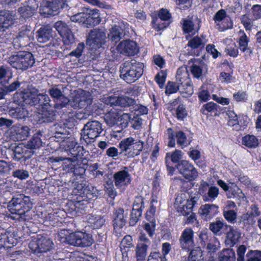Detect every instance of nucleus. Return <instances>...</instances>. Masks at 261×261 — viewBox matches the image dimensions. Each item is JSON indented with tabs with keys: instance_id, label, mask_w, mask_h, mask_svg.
I'll return each mask as SVG.
<instances>
[{
	"instance_id": "c03bdc74",
	"label": "nucleus",
	"mask_w": 261,
	"mask_h": 261,
	"mask_svg": "<svg viewBox=\"0 0 261 261\" xmlns=\"http://www.w3.org/2000/svg\"><path fill=\"white\" fill-rule=\"evenodd\" d=\"M243 145L250 148H254L258 145V140L254 135H247L242 139Z\"/></svg>"
},
{
	"instance_id": "423d86ee",
	"label": "nucleus",
	"mask_w": 261,
	"mask_h": 261,
	"mask_svg": "<svg viewBox=\"0 0 261 261\" xmlns=\"http://www.w3.org/2000/svg\"><path fill=\"white\" fill-rule=\"evenodd\" d=\"M102 131V124L99 121H89L82 130V137L87 144H89L93 142Z\"/></svg>"
},
{
	"instance_id": "0e129e2a",
	"label": "nucleus",
	"mask_w": 261,
	"mask_h": 261,
	"mask_svg": "<svg viewBox=\"0 0 261 261\" xmlns=\"http://www.w3.org/2000/svg\"><path fill=\"white\" fill-rule=\"evenodd\" d=\"M199 239L201 241V243L203 246L209 243L211 240H215V237L213 236L211 233L207 231H202L199 235Z\"/></svg>"
},
{
	"instance_id": "a878e982",
	"label": "nucleus",
	"mask_w": 261,
	"mask_h": 261,
	"mask_svg": "<svg viewBox=\"0 0 261 261\" xmlns=\"http://www.w3.org/2000/svg\"><path fill=\"white\" fill-rule=\"evenodd\" d=\"M227 229L228 230L226 233V242L227 245L232 247L239 242L241 232L239 228L230 225H228Z\"/></svg>"
},
{
	"instance_id": "6ab92c4d",
	"label": "nucleus",
	"mask_w": 261,
	"mask_h": 261,
	"mask_svg": "<svg viewBox=\"0 0 261 261\" xmlns=\"http://www.w3.org/2000/svg\"><path fill=\"white\" fill-rule=\"evenodd\" d=\"M117 48L121 54L128 56H134L139 52V47L136 42L130 40L121 41Z\"/></svg>"
},
{
	"instance_id": "1a4fd4ad",
	"label": "nucleus",
	"mask_w": 261,
	"mask_h": 261,
	"mask_svg": "<svg viewBox=\"0 0 261 261\" xmlns=\"http://www.w3.org/2000/svg\"><path fill=\"white\" fill-rule=\"evenodd\" d=\"M65 241L69 244L80 247L90 246L93 242L91 236L82 231L71 233L65 238Z\"/></svg>"
},
{
	"instance_id": "393cba45",
	"label": "nucleus",
	"mask_w": 261,
	"mask_h": 261,
	"mask_svg": "<svg viewBox=\"0 0 261 261\" xmlns=\"http://www.w3.org/2000/svg\"><path fill=\"white\" fill-rule=\"evenodd\" d=\"M115 185L117 188L127 186L130 183V175L127 170H123L118 171L114 174Z\"/></svg>"
},
{
	"instance_id": "680f3d73",
	"label": "nucleus",
	"mask_w": 261,
	"mask_h": 261,
	"mask_svg": "<svg viewBox=\"0 0 261 261\" xmlns=\"http://www.w3.org/2000/svg\"><path fill=\"white\" fill-rule=\"evenodd\" d=\"M241 221L246 226H252L255 223V218L247 212L241 216Z\"/></svg>"
},
{
	"instance_id": "58836bf2",
	"label": "nucleus",
	"mask_w": 261,
	"mask_h": 261,
	"mask_svg": "<svg viewBox=\"0 0 261 261\" xmlns=\"http://www.w3.org/2000/svg\"><path fill=\"white\" fill-rule=\"evenodd\" d=\"M205 43L206 39L204 37L196 36L189 40L188 44L192 49L201 50L204 49Z\"/></svg>"
},
{
	"instance_id": "4be33fe9",
	"label": "nucleus",
	"mask_w": 261,
	"mask_h": 261,
	"mask_svg": "<svg viewBox=\"0 0 261 261\" xmlns=\"http://www.w3.org/2000/svg\"><path fill=\"white\" fill-rule=\"evenodd\" d=\"M194 232L191 228H186L182 231L180 236L179 241L182 249L190 251L193 248Z\"/></svg>"
},
{
	"instance_id": "412c9836",
	"label": "nucleus",
	"mask_w": 261,
	"mask_h": 261,
	"mask_svg": "<svg viewBox=\"0 0 261 261\" xmlns=\"http://www.w3.org/2000/svg\"><path fill=\"white\" fill-rule=\"evenodd\" d=\"M38 0H28L21 4V6L18 9L21 17L27 18L32 16L36 8L38 7Z\"/></svg>"
},
{
	"instance_id": "5701e85b",
	"label": "nucleus",
	"mask_w": 261,
	"mask_h": 261,
	"mask_svg": "<svg viewBox=\"0 0 261 261\" xmlns=\"http://www.w3.org/2000/svg\"><path fill=\"white\" fill-rule=\"evenodd\" d=\"M107 103L110 104L111 106H119L122 108L132 106L135 104L136 100L126 96L119 97L109 96L106 100Z\"/></svg>"
},
{
	"instance_id": "338daca9",
	"label": "nucleus",
	"mask_w": 261,
	"mask_h": 261,
	"mask_svg": "<svg viewBox=\"0 0 261 261\" xmlns=\"http://www.w3.org/2000/svg\"><path fill=\"white\" fill-rule=\"evenodd\" d=\"M118 115L116 113L110 112L105 116V120L106 123L110 126H112L117 122Z\"/></svg>"
},
{
	"instance_id": "c756f323",
	"label": "nucleus",
	"mask_w": 261,
	"mask_h": 261,
	"mask_svg": "<svg viewBox=\"0 0 261 261\" xmlns=\"http://www.w3.org/2000/svg\"><path fill=\"white\" fill-rule=\"evenodd\" d=\"M37 33V39L40 43L46 42L53 38V31L49 27L40 28Z\"/></svg>"
},
{
	"instance_id": "bb28decb",
	"label": "nucleus",
	"mask_w": 261,
	"mask_h": 261,
	"mask_svg": "<svg viewBox=\"0 0 261 261\" xmlns=\"http://www.w3.org/2000/svg\"><path fill=\"white\" fill-rule=\"evenodd\" d=\"M38 119L39 123H50L56 120L57 115L55 111L51 108L42 109L40 111Z\"/></svg>"
},
{
	"instance_id": "0eeeda50",
	"label": "nucleus",
	"mask_w": 261,
	"mask_h": 261,
	"mask_svg": "<svg viewBox=\"0 0 261 261\" xmlns=\"http://www.w3.org/2000/svg\"><path fill=\"white\" fill-rule=\"evenodd\" d=\"M186 196L185 193L178 194L175 199L174 206L177 210L178 213L182 215H188L193 211L194 205L197 203L199 199V196L191 197L190 199H188L186 204H182L185 201Z\"/></svg>"
},
{
	"instance_id": "473e14b6",
	"label": "nucleus",
	"mask_w": 261,
	"mask_h": 261,
	"mask_svg": "<svg viewBox=\"0 0 261 261\" xmlns=\"http://www.w3.org/2000/svg\"><path fill=\"white\" fill-rule=\"evenodd\" d=\"M228 198H236L244 200L246 197L240 188L236 185H231L226 192Z\"/></svg>"
},
{
	"instance_id": "4c0bfd02",
	"label": "nucleus",
	"mask_w": 261,
	"mask_h": 261,
	"mask_svg": "<svg viewBox=\"0 0 261 261\" xmlns=\"http://www.w3.org/2000/svg\"><path fill=\"white\" fill-rule=\"evenodd\" d=\"M152 24L153 28L157 31L163 29V23H161L163 20V8L160 10L159 13L155 12L152 15Z\"/></svg>"
},
{
	"instance_id": "aec40b11",
	"label": "nucleus",
	"mask_w": 261,
	"mask_h": 261,
	"mask_svg": "<svg viewBox=\"0 0 261 261\" xmlns=\"http://www.w3.org/2000/svg\"><path fill=\"white\" fill-rule=\"evenodd\" d=\"M16 39L19 42L20 46H26L34 40L33 31L30 26H22L20 29Z\"/></svg>"
},
{
	"instance_id": "dca6fc26",
	"label": "nucleus",
	"mask_w": 261,
	"mask_h": 261,
	"mask_svg": "<svg viewBox=\"0 0 261 261\" xmlns=\"http://www.w3.org/2000/svg\"><path fill=\"white\" fill-rule=\"evenodd\" d=\"M38 92L39 90L35 88H29L19 93L17 92L16 95L18 98L17 101L21 104L34 106Z\"/></svg>"
},
{
	"instance_id": "2f4dec72",
	"label": "nucleus",
	"mask_w": 261,
	"mask_h": 261,
	"mask_svg": "<svg viewBox=\"0 0 261 261\" xmlns=\"http://www.w3.org/2000/svg\"><path fill=\"white\" fill-rule=\"evenodd\" d=\"M249 39L246 35L244 33L239 39V47L240 50L245 53V58L247 59L251 56L252 54V49L251 47H248Z\"/></svg>"
},
{
	"instance_id": "a211bd4d",
	"label": "nucleus",
	"mask_w": 261,
	"mask_h": 261,
	"mask_svg": "<svg viewBox=\"0 0 261 261\" xmlns=\"http://www.w3.org/2000/svg\"><path fill=\"white\" fill-rule=\"evenodd\" d=\"M17 20L16 12L13 11H0V32H4L14 24Z\"/></svg>"
},
{
	"instance_id": "c9c22d12",
	"label": "nucleus",
	"mask_w": 261,
	"mask_h": 261,
	"mask_svg": "<svg viewBox=\"0 0 261 261\" xmlns=\"http://www.w3.org/2000/svg\"><path fill=\"white\" fill-rule=\"evenodd\" d=\"M8 114L11 117L17 119H23L28 116L29 113L23 107H16L10 109Z\"/></svg>"
},
{
	"instance_id": "052dcab7",
	"label": "nucleus",
	"mask_w": 261,
	"mask_h": 261,
	"mask_svg": "<svg viewBox=\"0 0 261 261\" xmlns=\"http://www.w3.org/2000/svg\"><path fill=\"white\" fill-rule=\"evenodd\" d=\"M175 117L179 121H182L188 115L185 106L182 104L176 108L175 111Z\"/></svg>"
},
{
	"instance_id": "2eb2a0df",
	"label": "nucleus",
	"mask_w": 261,
	"mask_h": 261,
	"mask_svg": "<svg viewBox=\"0 0 261 261\" xmlns=\"http://www.w3.org/2000/svg\"><path fill=\"white\" fill-rule=\"evenodd\" d=\"M30 133V129L28 126L20 124L13 125L8 130L10 138L14 141L25 140Z\"/></svg>"
},
{
	"instance_id": "37998d69",
	"label": "nucleus",
	"mask_w": 261,
	"mask_h": 261,
	"mask_svg": "<svg viewBox=\"0 0 261 261\" xmlns=\"http://www.w3.org/2000/svg\"><path fill=\"white\" fill-rule=\"evenodd\" d=\"M64 89L62 85H54L48 89V93L52 98L57 100L64 94Z\"/></svg>"
},
{
	"instance_id": "6e6d98bb",
	"label": "nucleus",
	"mask_w": 261,
	"mask_h": 261,
	"mask_svg": "<svg viewBox=\"0 0 261 261\" xmlns=\"http://www.w3.org/2000/svg\"><path fill=\"white\" fill-rule=\"evenodd\" d=\"M51 131L55 134V137L56 138L59 137L58 135H65L66 133L64 124L62 123L54 124L51 128Z\"/></svg>"
},
{
	"instance_id": "603ef678",
	"label": "nucleus",
	"mask_w": 261,
	"mask_h": 261,
	"mask_svg": "<svg viewBox=\"0 0 261 261\" xmlns=\"http://www.w3.org/2000/svg\"><path fill=\"white\" fill-rule=\"evenodd\" d=\"M227 115L228 117V125L233 127L234 129H239L237 125L239 116L233 111H228Z\"/></svg>"
},
{
	"instance_id": "79ce46f5",
	"label": "nucleus",
	"mask_w": 261,
	"mask_h": 261,
	"mask_svg": "<svg viewBox=\"0 0 261 261\" xmlns=\"http://www.w3.org/2000/svg\"><path fill=\"white\" fill-rule=\"evenodd\" d=\"M42 133L38 132L34 135L32 138L28 142L27 146L28 148L35 149L39 148L42 145V141L41 139Z\"/></svg>"
},
{
	"instance_id": "de8ad7c7",
	"label": "nucleus",
	"mask_w": 261,
	"mask_h": 261,
	"mask_svg": "<svg viewBox=\"0 0 261 261\" xmlns=\"http://www.w3.org/2000/svg\"><path fill=\"white\" fill-rule=\"evenodd\" d=\"M84 149L81 146H75L69 150V153L71 154L72 158H68V160H71L72 162H74L79 159H81L83 154Z\"/></svg>"
},
{
	"instance_id": "13d9d810",
	"label": "nucleus",
	"mask_w": 261,
	"mask_h": 261,
	"mask_svg": "<svg viewBox=\"0 0 261 261\" xmlns=\"http://www.w3.org/2000/svg\"><path fill=\"white\" fill-rule=\"evenodd\" d=\"M248 95L246 91L239 90L233 94V98L237 102H246L248 100Z\"/></svg>"
},
{
	"instance_id": "39448f33",
	"label": "nucleus",
	"mask_w": 261,
	"mask_h": 261,
	"mask_svg": "<svg viewBox=\"0 0 261 261\" xmlns=\"http://www.w3.org/2000/svg\"><path fill=\"white\" fill-rule=\"evenodd\" d=\"M120 154L124 153L128 158H134L140 154L143 148V142L133 137L123 139L119 143Z\"/></svg>"
},
{
	"instance_id": "f704fd0d",
	"label": "nucleus",
	"mask_w": 261,
	"mask_h": 261,
	"mask_svg": "<svg viewBox=\"0 0 261 261\" xmlns=\"http://www.w3.org/2000/svg\"><path fill=\"white\" fill-rule=\"evenodd\" d=\"M27 151V147L22 144L15 146L13 149V159L17 161H25L28 159L25 155Z\"/></svg>"
},
{
	"instance_id": "f03ea898",
	"label": "nucleus",
	"mask_w": 261,
	"mask_h": 261,
	"mask_svg": "<svg viewBox=\"0 0 261 261\" xmlns=\"http://www.w3.org/2000/svg\"><path fill=\"white\" fill-rule=\"evenodd\" d=\"M32 207L30 198L23 194H19L13 197L8 204V208L11 214L15 215L11 217L14 219L25 220V214Z\"/></svg>"
},
{
	"instance_id": "f8f14e48",
	"label": "nucleus",
	"mask_w": 261,
	"mask_h": 261,
	"mask_svg": "<svg viewBox=\"0 0 261 261\" xmlns=\"http://www.w3.org/2000/svg\"><path fill=\"white\" fill-rule=\"evenodd\" d=\"M176 169L179 174L188 181H193L198 176V172L189 161L182 160L176 165Z\"/></svg>"
},
{
	"instance_id": "4468645a",
	"label": "nucleus",
	"mask_w": 261,
	"mask_h": 261,
	"mask_svg": "<svg viewBox=\"0 0 261 261\" xmlns=\"http://www.w3.org/2000/svg\"><path fill=\"white\" fill-rule=\"evenodd\" d=\"M198 191L202 196L203 200L206 202H213L219 194L218 187L209 186L208 184L205 181L201 184Z\"/></svg>"
},
{
	"instance_id": "9d476101",
	"label": "nucleus",
	"mask_w": 261,
	"mask_h": 261,
	"mask_svg": "<svg viewBox=\"0 0 261 261\" xmlns=\"http://www.w3.org/2000/svg\"><path fill=\"white\" fill-rule=\"evenodd\" d=\"M77 0H47L45 7L48 9L46 12L48 14L55 15L60 9H69L72 8L71 5L77 6Z\"/></svg>"
},
{
	"instance_id": "c85d7f7f",
	"label": "nucleus",
	"mask_w": 261,
	"mask_h": 261,
	"mask_svg": "<svg viewBox=\"0 0 261 261\" xmlns=\"http://www.w3.org/2000/svg\"><path fill=\"white\" fill-rule=\"evenodd\" d=\"M7 84H8V81H5L4 83L2 84L3 87H0V99H4L8 93L16 90L21 85V83L18 80L14 81L9 85Z\"/></svg>"
},
{
	"instance_id": "f3484780",
	"label": "nucleus",
	"mask_w": 261,
	"mask_h": 261,
	"mask_svg": "<svg viewBox=\"0 0 261 261\" xmlns=\"http://www.w3.org/2000/svg\"><path fill=\"white\" fill-rule=\"evenodd\" d=\"M106 35L105 31L96 28L91 30L88 34L87 41L90 46L99 48L105 42Z\"/></svg>"
},
{
	"instance_id": "cd10ccee",
	"label": "nucleus",
	"mask_w": 261,
	"mask_h": 261,
	"mask_svg": "<svg viewBox=\"0 0 261 261\" xmlns=\"http://www.w3.org/2000/svg\"><path fill=\"white\" fill-rule=\"evenodd\" d=\"M124 210L119 208L115 210L113 215V226L116 230L122 228L126 223L124 216Z\"/></svg>"
},
{
	"instance_id": "9b49d317",
	"label": "nucleus",
	"mask_w": 261,
	"mask_h": 261,
	"mask_svg": "<svg viewBox=\"0 0 261 261\" xmlns=\"http://www.w3.org/2000/svg\"><path fill=\"white\" fill-rule=\"evenodd\" d=\"M176 79L181 87L185 90L182 91L187 94V96H191L193 93V89L192 87V82L189 77V74L186 67H180L178 68Z\"/></svg>"
},
{
	"instance_id": "a18cd8bd",
	"label": "nucleus",
	"mask_w": 261,
	"mask_h": 261,
	"mask_svg": "<svg viewBox=\"0 0 261 261\" xmlns=\"http://www.w3.org/2000/svg\"><path fill=\"white\" fill-rule=\"evenodd\" d=\"M148 245L144 243H140L136 247V257L137 261H143L146 256Z\"/></svg>"
},
{
	"instance_id": "4d7b16f0",
	"label": "nucleus",
	"mask_w": 261,
	"mask_h": 261,
	"mask_svg": "<svg viewBox=\"0 0 261 261\" xmlns=\"http://www.w3.org/2000/svg\"><path fill=\"white\" fill-rule=\"evenodd\" d=\"M176 138L178 145L183 147L187 146L190 144V141L187 139L185 134L181 132L178 131L176 133Z\"/></svg>"
},
{
	"instance_id": "69168bd1",
	"label": "nucleus",
	"mask_w": 261,
	"mask_h": 261,
	"mask_svg": "<svg viewBox=\"0 0 261 261\" xmlns=\"http://www.w3.org/2000/svg\"><path fill=\"white\" fill-rule=\"evenodd\" d=\"M136 208H133L132 210V212L130 215V218L129 220V225L130 226H134L138 222L139 219V218L142 215V210H135Z\"/></svg>"
},
{
	"instance_id": "8fccbe9b",
	"label": "nucleus",
	"mask_w": 261,
	"mask_h": 261,
	"mask_svg": "<svg viewBox=\"0 0 261 261\" xmlns=\"http://www.w3.org/2000/svg\"><path fill=\"white\" fill-rule=\"evenodd\" d=\"M9 67L6 66H0V83H4L5 81H8L12 77V73Z\"/></svg>"
},
{
	"instance_id": "ddd939ff",
	"label": "nucleus",
	"mask_w": 261,
	"mask_h": 261,
	"mask_svg": "<svg viewBox=\"0 0 261 261\" xmlns=\"http://www.w3.org/2000/svg\"><path fill=\"white\" fill-rule=\"evenodd\" d=\"M54 27L62 37L64 44L70 45L74 43V35L65 22L58 21L55 23Z\"/></svg>"
},
{
	"instance_id": "72a5a7b5",
	"label": "nucleus",
	"mask_w": 261,
	"mask_h": 261,
	"mask_svg": "<svg viewBox=\"0 0 261 261\" xmlns=\"http://www.w3.org/2000/svg\"><path fill=\"white\" fill-rule=\"evenodd\" d=\"M88 166L87 163H71L69 165V172L73 173L75 176H82L85 174Z\"/></svg>"
},
{
	"instance_id": "a19ab883",
	"label": "nucleus",
	"mask_w": 261,
	"mask_h": 261,
	"mask_svg": "<svg viewBox=\"0 0 261 261\" xmlns=\"http://www.w3.org/2000/svg\"><path fill=\"white\" fill-rule=\"evenodd\" d=\"M88 222L94 228H99L101 227L106 222L105 216H94L90 214L88 216Z\"/></svg>"
},
{
	"instance_id": "09e8293b",
	"label": "nucleus",
	"mask_w": 261,
	"mask_h": 261,
	"mask_svg": "<svg viewBox=\"0 0 261 261\" xmlns=\"http://www.w3.org/2000/svg\"><path fill=\"white\" fill-rule=\"evenodd\" d=\"M223 215L225 220L229 223L234 224L237 222V213L233 210H224Z\"/></svg>"
},
{
	"instance_id": "774afa93",
	"label": "nucleus",
	"mask_w": 261,
	"mask_h": 261,
	"mask_svg": "<svg viewBox=\"0 0 261 261\" xmlns=\"http://www.w3.org/2000/svg\"><path fill=\"white\" fill-rule=\"evenodd\" d=\"M217 107L216 103L213 102H209L202 106L201 111L203 114L207 115L208 113L217 111Z\"/></svg>"
},
{
	"instance_id": "20e7f679",
	"label": "nucleus",
	"mask_w": 261,
	"mask_h": 261,
	"mask_svg": "<svg viewBox=\"0 0 261 261\" xmlns=\"http://www.w3.org/2000/svg\"><path fill=\"white\" fill-rule=\"evenodd\" d=\"M8 62L16 69L27 70L32 67L35 61L33 54L28 51H19L11 56Z\"/></svg>"
},
{
	"instance_id": "5fc2aeb1",
	"label": "nucleus",
	"mask_w": 261,
	"mask_h": 261,
	"mask_svg": "<svg viewBox=\"0 0 261 261\" xmlns=\"http://www.w3.org/2000/svg\"><path fill=\"white\" fill-rule=\"evenodd\" d=\"M194 61H196L195 59ZM200 64V63L198 61L194 62L190 67L191 72L194 77L199 78L202 75V69Z\"/></svg>"
},
{
	"instance_id": "7c9ffc66",
	"label": "nucleus",
	"mask_w": 261,
	"mask_h": 261,
	"mask_svg": "<svg viewBox=\"0 0 261 261\" xmlns=\"http://www.w3.org/2000/svg\"><path fill=\"white\" fill-rule=\"evenodd\" d=\"M50 101L47 94H40L38 92L34 106H36L40 111L42 109H47V108H51Z\"/></svg>"
},
{
	"instance_id": "6e6552de",
	"label": "nucleus",
	"mask_w": 261,
	"mask_h": 261,
	"mask_svg": "<svg viewBox=\"0 0 261 261\" xmlns=\"http://www.w3.org/2000/svg\"><path fill=\"white\" fill-rule=\"evenodd\" d=\"M52 240L45 236L37 235L36 240L32 241L29 244V248L36 254L45 253L54 248Z\"/></svg>"
},
{
	"instance_id": "ea45409f",
	"label": "nucleus",
	"mask_w": 261,
	"mask_h": 261,
	"mask_svg": "<svg viewBox=\"0 0 261 261\" xmlns=\"http://www.w3.org/2000/svg\"><path fill=\"white\" fill-rule=\"evenodd\" d=\"M123 36V30L119 27L115 25L110 30L108 37L110 40L114 43L119 42Z\"/></svg>"
},
{
	"instance_id": "49530a36",
	"label": "nucleus",
	"mask_w": 261,
	"mask_h": 261,
	"mask_svg": "<svg viewBox=\"0 0 261 261\" xmlns=\"http://www.w3.org/2000/svg\"><path fill=\"white\" fill-rule=\"evenodd\" d=\"M219 261H236L234 251L231 249H223L220 254Z\"/></svg>"
},
{
	"instance_id": "b1692460",
	"label": "nucleus",
	"mask_w": 261,
	"mask_h": 261,
	"mask_svg": "<svg viewBox=\"0 0 261 261\" xmlns=\"http://www.w3.org/2000/svg\"><path fill=\"white\" fill-rule=\"evenodd\" d=\"M218 206L216 204H205L200 206L199 214L202 219L208 221L218 214Z\"/></svg>"
},
{
	"instance_id": "e2e57ef3",
	"label": "nucleus",
	"mask_w": 261,
	"mask_h": 261,
	"mask_svg": "<svg viewBox=\"0 0 261 261\" xmlns=\"http://www.w3.org/2000/svg\"><path fill=\"white\" fill-rule=\"evenodd\" d=\"M246 261H261V251L250 250L246 254Z\"/></svg>"
},
{
	"instance_id": "e433bc0d",
	"label": "nucleus",
	"mask_w": 261,
	"mask_h": 261,
	"mask_svg": "<svg viewBox=\"0 0 261 261\" xmlns=\"http://www.w3.org/2000/svg\"><path fill=\"white\" fill-rule=\"evenodd\" d=\"M183 21L182 29L185 33H195L199 29L198 20L193 22L189 19H184Z\"/></svg>"
},
{
	"instance_id": "864d4df0",
	"label": "nucleus",
	"mask_w": 261,
	"mask_h": 261,
	"mask_svg": "<svg viewBox=\"0 0 261 261\" xmlns=\"http://www.w3.org/2000/svg\"><path fill=\"white\" fill-rule=\"evenodd\" d=\"M218 26V29L221 31L230 29L232 27L233 23L230 17L228 16L227 17L224 18L223 20L219 23L216 24Z\"/></svg>"
},
{
	"instance_id": "7ed1b4c3",
	"label": "nucleus",
	"mask_w": 261,
	"mask_h": 261,
	"mask_svg": "<svg viewBox=\"0 0 261 261\" xmlns=\"http://www.w3.org/2000/svg\"><path fill=\"white\" fill-rule=\"evenodd\" d=\"M143 64L131 60L124 62L120 67V77L127 83H132L143 74Z\"/></svg>"
},
{
	"instance_id": "3c124183",
	"label": "nucleus",
	"mask_w": 261,
	"mask_h": 261,
	"mask_svg": "<svg viewBox=\"0 0 261 261\" xmlns=\"http://www.w3.org/2000/svg\"><path fill=\"white\" fill-rule=\"evenodd\" d=\"M228 225L221 221H217L211 223L210 225V229L214 233H219L223 228L227 229Z\"/></svg>"
},
{
	"instance_id": "bf43d9fd",
	"label": "nucleus",
	"mask_w": 261,
	"mask_h": 261,
	"mask_svg": "<svg viewBox=\"0 0 261 261\" xmlns=\"http://www.w3.org/2000/svg\"><path fill=\"white\" fill-rule=\"evenodd\" d=\"M219 80L222 83L229 84L235 82L236 79L232 76V73L222 72L220 74Z\"/></svg>"
},
{
	"instance_id": "f257e3e1",
	"label": "nucleus",
	"mask_w": 261,
	"mask_h": 261,
	"mask_svg": "<svg viewBox=\"0 0 261 261\" xmlns=\"http://www.w3.org/2000/svg\"><path fill=\"white\" fill-rule=\"evenodd\" d=\"M57 100L54 105V108L57 109H61L70 105L74 109L84 108L88 111L92 103L91 95L85 91L76 93L71 99L64 94Z\"/></svg>"
}]
</instances>
